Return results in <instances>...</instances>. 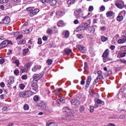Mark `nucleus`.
Returning <instances> with one entry per match:
<instances>
[{
  "label": "nucleus",
  "instance_id": "39",
  "mask_svg": "<svg viewBox=\"0 0 126 126\" xmlns=\"http://www.w3.org/2000/svg\"><path fill=\"white\" fill-rule=\"evenodd\" d=\"M56 14L58 15L63 16V13L61 11H59L57 12Z\"/></svg>",
  "mask_w": 126,
  "mask_h": 126
},
{
  "label": "nucleus",
  "instance_id": "17",
  "mask_svg": "<svg viewBox=\"0 0 126 126\" xmlns=\"http://www.w3.org/2000/svg\"><path fill=\"white\" fill-rule=\"evenodd\" d=\"M64 51L67 55H68L69 53L72 52L71 49L67 48H65L64 49Z\"/></svg>",
  "mask_w": 126,
  "mask_h": 126
},
{
  "label": "nucleus",
  "instance_id": "44",
  "mask_svg": "<svg viewBox=\"0 0 126 126\" xmlns=\"http://www.w3.org/2000/svg\"><path fill=\"white\" fill-rule=\"evenodd\" d=\"M14 63H16V66H18L19 64V60L18 59H16L15 60L14 62H13Z\"/></svg>",
  "mask_w": 126,
  "mask_h": 126
},
{
  "label": "nucleus",
  "instance_id": "32",
  "mask_svg": "<svg viewBox=\"0 0 126 126\" xmlns=\"http://www.w3.org/2000/svg\"><path fill=\"white\" fill-rule=\"evenodd\" d=\"M29 50L28 48L23 49L22 51L23 55L24 56H25L28 52Z\"/></svg>",
  "mask_w": 126,
  "mask_h": 126
},
{
  "label": "nucleus",
  "instance_id": "56",
  "mask_svg": "<svg viewBox=\"0 0 126 126\" xmlns=\"http://www.w3.org/2000/svg\"><path fill=\"white\" fill-rule=\"evenodd\" d=\"M84 69L85 70H87V63L86 62H85L84 63Z\"/></svg>",
  "mask_w": 126,
  "mask_h": 126
},
{
  "label": "nucleus",
  "instance_id": "19",
  "mask_svg": "<svg viewBox=\"0 0 126 126\" xmlns=\"http://www.w3.org/2000/svg\"><path fill=\"white\" fill-rule=\"evenodd\" d=\"M57 25L58 27H61L64 26L65 24L63 21L61 20L58 22Z\"/></svg>",
  "mask_w": 126,
  "mask_h": 126
},
{
  "label": "nucleus",
  "instance_id": "63",
  "mask_svg": "<svg viewBox=\"0 0 126 126\" xmlns=\"http://www.w3.org/2000/svg\"><path fill=\"white\" fill-rule=\"evenodd\" d=\"M19 86L20 89L23 90L25 86L23 84H20Z\"/></svg>",
  "mask_w": 126,
  "mask_h": 126
},
{
  "label": "nucleus",
  "instance_id": "21",
  "mask_svg": "<svg viewBox=\"0 0 126 126\" xmlns=\"http://www.w3.org/2000/svg\"><path fill=\"white\" fill-rule=\"evenodd\" d=\"M74 118V116L72 114L67 115V120L70 121Z\"/></svg>",
  "mask_w": 126,
  "mask_h": 126
},
{
  "label": "nucleus",
  "instance_id": "24",
  "mask_svg": "<svg viewBox=\"0 0 126 126\" xmlns=\"http://www.w3.org/2000/svg\"><path fill=\"white\" fill-rule=\"evenodd\" d=\"M12 2L15 5L20 4V0H12Z\"/></svg>",
  "mask_w": 126,
  "mask_h": 126
},
{
  "label": "nucleus",
  "instance_id": "26",
  "mask_svg": "<svg viewBox=\"0 0 126 126\" xmlns=\"http://www.w3.org/2000/svg\"><path fill=\"white\" fill-rule=\"evenodd\" d=\"M14 82V80L12 78H10L9 79L8 81V85H9L12 83Z\"/></svg>",
  "mask_w": 126,
  "mask_h": 126
},
{
  "label": "nucleus",
  "instance_id": "18",
  "mask_svg": "<svg viewBox=\"0 0 126 126\" xmlns=\"http://www.w3.org/2000/svg\"><path fill=\"white\" fill-rule=\"evenodd\" d=\"M88 26V23L85 22L82 23L81 25L82 29L83 28L86 29Z\"/></svg>",
  "mask_w": 126,
  "mask_h": 126
},
{
  "label": "nucleus",
  "instance_id": "23",
  "mask_svg": "<svg viewBox=\"0 0 126 126\" xmlns=\"http://www.w3.org/2000/svg\"><path fill=\"white\" fill-rule=\"evenodd\" d=\"M115 5L118 8L121 9L123 8L124 5V4H122L117 3H115Z\"/></svg>",
  "mask_w": 126,
  "mask_h": 126
},
{
  "label": "nucleus",
  "instance_id": "48",
  "mask_svg": "<svg viewBox=\"0 0 126 126\" xmlns=\"http://www.w3.org/2000/svg\"><path fill=\"white\" fill-rule=\"evenodd\" d=\"M23 109L25 110H27L29 109V107L28 105L25 104L24 105L23 107Z\"/></svg>",
  "mask_w": 126,
  "mask_h": 126
},
{
  "label": "nucleus",
  "instance_id": "2",
  "mask_svg": "<svg viewBox=\"0 0 126 126\" xmlns=\"http://www.w3.org/2000/svg\"><path fill=\"white\" fill-rule=\"evenodd\" d=\"M13 44L12 42L10 40H5L0 43V48L2 49L5 47L7 46L8 44L12 45Z\"/></svg>",
  "mask_w": 126,
  "mask_h": 126
},
{
  "label": "nucleus",
  "instance_id": "28",
  "mask_svg": "<svg viewBox=\"0 0 126 126\" xmlns=\"http://www.w3.org/2000/svg\"><path fill=\"white\" fill-rule=\"evenodd\" d=\"M75 1V0H68L67 2V3L69 5H71L74 4Z\"/></svg>",
  "mask_w": 126,
  "mask_h": 126
},
{
  "label": "nucleus",
  "instance_id": "38",
  "mask_svg": "<svg viewBox=\"0 0 126 126\" xmlns=\"http://www.w3.org/2000/svg\"><path fill=\"white\" fill-rule=\"evenodd\" d=\"M26 10L28 12V13H32H32L33 9H32L31 7L27 8Z\"/></svg>",
  "mask_w": 126,
  "mask_h": 126
},
{
  "label": "nucleus",
  "instance_id": "43",
  "mask_svg": "<svg viewBox=\"0 0 126 126\" xmlns=\"http://www.w3.org/2000/svg\"><path fill=\"white\" fill-rule=\"evenodd\" d=\"M101 41L103 42H105L108 39V38L104 36H102L101 38Z\"/></svg>",
  "mask_w": 126,
  "mask_h": 126
},
{
  "label": "nucleus",
  "instance_id": "47",
  "mask_svg": "<svg viewBox=\"0 0 126 126\" xmlns=\"http://www.w3.org/2000/svg\"><path fill=\"white\" fill-rule=\"evenodd\" d=\"M39 99V97L38 95H35L33 98V99L35 101H37Z\"/></svg>",
  "mask_w": 126,
  "mask_h": 126
},
{
  "label": "nucleus",
  "instance_id": "1",
  "mask_svg": "<svg viewBox=\"0 0 126 126\" xmlns=\"http://www.w3.org/2000/svg\"><path fill=\"white\" fill-rule=\"evenodd\" d=\"M44 72L42 71L39 74H34L33 76V80L32 81L31 86L32 90L34 91H37L38 88L37 84V81L43 76Z\"/></svg>",
  "mask_w": 126,
  "mask_h": 126
},
{
  "label": "nucleus",
  "instance_id": "62",
  "mask_svg": "<svg viewBox=\"0 0 126 126\" xmlns=\"http://www.w3.org/2000/svg\"><path fill=\"white\" fill-rule=\"evenodd\" d=\"M21 78L23 79H26L27 78V76L25 75H23L21 77Z\"/></svg>",
  "mask_w": 126,
  "mask_h": 126
},
{
  "label": "nucleus",
  "instance_id": "7",
  "mask_svg": "<svg viewBox=\"0 0 126 126\" xmlns=\"http://www.w3.org/2000/svg\"><path fill=\"white\" fill-rule=\"evenodd\" d=\"M76 47L81 52L83 53H85V48L84 47H82L80 45H78L76 46Z\"/></svg>",
  "mask_w": 126,
  "mask_h": 126
},
{
  "label": "nucleus",
  "instance_id": "52",
  "mask_svg": "<svg viewBox=\"0 0 126 126\" xmlns=\"http://www.w3.org/2000/svg\"><path fill=\"white\" fill-rule=\"evenodd\" d=\"M8 1V0H0V3H6Z\"/></svg>",
  "mask_w": 126,
  "mask_h": 126
},
{
  "label": "nucleus",
  "instance_id": "15",
  "mask_svg": "<svg viewBox=\"0 0 126 126\" xmlns=\"http://www.w3.org/2000/svg\"><path fill=\"white\" fill-rule=\"evenodd\" d=\"M109 54V49H107L102 54V57H107Z\"/></svg>",
  "mask_w": 126,
  "mask_h": 126
},
{
  "label": "nucleus",
  "instance_id": "20",
  "mask_svg": "<svg viewBox=\"0 0 126 126\" xmlns=\"http://www.w3.org/2000/svg\"><path fill=\"white\" fill-rule=\"evenodd\" d=\"M114 13L111 11H108L106 13L107 16L108 17H110L114 15Z\"/></svg>",
  "mask_w": 126,
  "mask_h": 126
},
{
  "label": "nucleus",
  "instance_id": "14",
  "mask_svg": "<svg viewBox=\"0 0 126 126\" xmlns=\"http://www.w3.org/2000/svg\"><path fill=\"white\" fill-rule=\"evenodd\" d=\"M41 67L40 65H36L34 66V67L32 69V71L33 72H35L38 70H39Z\"/></svg>",
  "mask_w": 126,
  "mask_h": 126
},
{
  "label": "nucleus",
  "instance_id": "34",
  "mask_svg": "<svg viewBox=\"0 0 126 126\" xmlns=\"http://www.w3.org/2000/svg\"><path fill=\"white\" fill-rule=\"evenodd\" d=\"M120 49L121 51H126V46H122L120 48Z\"/></svg>",
  "mask_w": 126,
  "mask_h": 126
},
{
  "label": "nucleus",
  "instance_id": "60",
  "mask_svg": "<svg viewBox=\"0 0 126 126\" xmlns=\"http://www.w3.org/2000/svg\"><path fill=\"white\" fill-rule=\"evenodd\" d=\"M94 8L92 6H89L88 10L90 12H92Z\"/></svg>",
  "mask_w": 126,
  "mask_h": 126
},
{
  "label": "nucleus",
  "instance_id": "40",
  "mask_svg": "<svg viewBox=\"0 0 126 126\" xmlns=\"http://www.w3.org/2000/svg\"><path fill=\"white\" fill-rule=\"evenodd\" d=\"M52 29H53V31L54 33H58V30L56 26H54L53 28H52Z\"/></svg>",
  "mask_w": 126,
  "mask_h": 126
},
{
  "label": "nucleus",
  "instance_id": "30",
  "mask_svg": "<svg viewBox=\"0 0 126 126\" xmlns=\"http://www.w3.org/2000/svg\"><path fill=\"white\" fill-rule=\"evenodd\" d=\"M123 18V16H120L119 15H118L116 18L117 20L119 21H121L122 20Z\"/></svg>",
  "mask_w": 126,
  "mask_h": 126
},
{
  "label": "nucleus",
  "instance_id": "13",
  "mask_svg": "<svg viewBox=\"0 0 126 126\" xmlns=\"http://www.w3.org/2000/svg\"><path fill=\"white\" fill-rule=\"evenodd\" d=\"M35 92H33L31 91H27L26 92L28 97H29L32 95L35 94L37 91H35Z\"/></svg>",
  "mask_w": 126,
  "mask_h": 126
},
{
  "label": "nucleus",
  "instance_id": "37",
  "mask_svg": "<svg viewBox=\"0 0 126 126\" xmlns=\"http://www.w3.org/2000/svg\"><path fill=\"white\" fill-rule=\"evenodd\" d=\"M103 57V61L104 63H106L110 60V59L107 58V57Z\"/></svg>",
  "mask_w": 126,
  "mask_h": 126
},
{
  "label": "nucleus",
  "instance_id": "35",
  "mask_svg": "<svg viewBox=\"0 0 126 126\" xmlns=\"http://www.w3.org/2000/svg\"><path fill=\"white\" fill-rule=\"evenodd\" d=\"M53 31L52 30L49 28H48L47 31V33L49 34H51L53 33Z\"/></svg>",
  "mask_w": 126,
  "mask_h": 126
},
{
  "label": "nucleus",
  "instance_id": "8",
  "mask_svg": "<svg viewBox=\"0 0 126 126\" xmlns=\"http://www.w3.org/2000/svg\"><path fill=\"white\" fill-rule=\"evenodd\" d=\"M91 76H89L88 77L86 81V84L85 88V89H86L89 87L90 83L91 81Z\"/></svg>",
  "mask_w": 126,
  "mask_h": 126
},
{
  "label": "nucleus",
  "instance_id": "42",
  "mask_svg": "<svg viewBox=\"0 0 126 126\" xmlns=\"http://www.w3.org/2000/svg\"><path fill=\"white\" fill-rule=\"evenodd\" d=\"M119 118L123 119H125L126 118V114H123L120 116L119 117Z\"/></svg>",
  "mask_w": 126,
  "mask_h": 126
},
{
  "label": "nucleus",
  "instance_id": "41",
  "mask_svg": "<svg viewBox=\"0 0 126 126\" xmlns=\"http://www.w3.org/2000/svg\"><path fill=\"white\" fill-rule=\"evenodd\" d=\"M126 13V12L124 10H123L120 13L119 15L123 16H125V15Z\"/></svg>",
  "mask_w": 126,
  "mask_h": 126
},
{
  "label": "nucleus",
  "instance_id": "9",
  "mask_svg": "<svg viewBox=\"0 0 126 126\" xmlns=\"http://www.w3.org/2000/svg\"><path fill=\"white\" fill-rule=\"evenodd\" d=\"M126 42V36H124L122 38L118 40L117 42L118 44H123Z\"/></svg>",
  "mask_w": 126,
  "mask_h": 126
},
{
  "label": "nucleus",
  "instance_id": "5",
  "mask_svg": "<svg viewBox=\"0 0 126 126\" xmlns=\"http://www.w3.org/2000/svg\"><path fill=\"white\" fill-rule=\"evenodd\" d=\"M37 106L40 107L41 109L45 110L46 108V106L45 104L42 101H38L37 104Z\"/></svg>",
  "mask_w": 126,
  "mask_h": 126
},
{
  "label": "nucleus",
  "instance_id": "49",
  "mask_svg": "<svg viewBox=\"0 0 126 126\" xmlns=\"http://www.w3.org/2000/svg\"><path fill=\"white\" fill-rule=\"evenodd\" d=\"M77 37L79 39H81L84 37L83 35L80 34H78L77 35Z\"/></svg>",
  "mask_w": 126,
  "mask_h": 126
},
{
  "label": "nucleus",
  "instance_id": "45",
  "mask_svg": "<svg viewBox=\"0 0 126 126\" xmlns=\"http://www.w3.org/2000/svg\"><path fill=\"white\" fill-rule=\"evenodd\" d=\"M46 62L48 65H50L52 63V61L50 59H48L47 61Z\"/></svg>",
  "mask_w": 126,
  "mask_h": 126
},
{
  "label": "nucleus",
  "instance_id": "54",
  "mask_svg": "<svg viewBox=\"0 0 126 126\" xmlns=\"http://www.w3.org/2000/svg\"><path fill=\"white\" fill-rule=\"evenodd\" d=\"M94 110V107L93 106H90V108L89 109V110L91 112H92Z\"/></svg>",
  "mask_w": 126,
  "mask_h": 126
},
{
  "label": "nucleus",
  "instance_id": "31",
  "mask_svg": "<svg viewBox=\"0 0 126 126\" xmlns=\"http://www.w3.org/2000/svg\"><path fill=\"white\" fill-rule=\"evenodd\" d=\"M97 102L98 104H100L102 105H103L104 104V102L99 99L97 100Z\"/></svg>",
  "mask_w": 126,
  "mask_h": 126
},
{
  "label": "nucleus",
  "instance_id": "58",
  "mask_svg": "<svg viewBox=\"0 0 126 126\" xmlns=\"http://www.w3.org/2000/svg\"><path fill=\"white\" fill-rule=\"evenodd\" d=\"M42 39L44 41H47L48 39V37L46 36H44L42 37Z\"/></svg>",
  "mask_w": 126,
  "mask_h": 126
},
{
  "label": "nucleus",
  "instance_id": "10",
  "mask_svg": "<svg viewBox=\"0 0 126 126\" xmlns=\"http://www.w3.org/2000/svg\"><path fill=\"white\" fill-rule=\"evenodd\" d=\"M70 102L72 104L76 107L78 106L79 104V102L77 100H71Z\"/></svg>",
  "mask_w": 126,
  "mask_h": 126
},
{
  "label": "nucleus",
  "instance_id": "11",
  "mask_svg": "<svg viewBox=\"0 0 126 126\" xmlns=\"http://www.w3.org/2000/svg\"><path fill=\"white\" fill-rule=\"evenodd\" d=\"M63 112L65 113H69L70 112L71 110L67 107H65L63 108Z\"/></svg>",
  "mask_w": 126,
  "mask_h": 126
},
{
  "label": "nucleus",
  "instance_id": "53",
  "mask_svg": "<svg viewBox=\"0 0 126 126\" xmlns=\"http://www.w3.org/2000/svg\"><path fill=\"white\" fill-rule=\"evenodd\" d=\"M37 43L39 45L41 44L42 43V40L41 38H39L38 39Z\"/></svg>",
  "mask_w": 126,
  "mask_h": 126
},
{
  "label": "nucleus",
  "instance_id": "61",
  "mask_svg": "<svg viewBox=\"0 0 126 126\" xmlns=\"http://www.w3.org/2000/svg\"><path fill=\"white\" fill-rule=\"evenodd\" d=\"M105 7L104 6L102 5L101 7L100 10L101 11H103L105 10Z\"/></svg>",
  "mask_w": 126,
  "mask_h": 126
},
{
  "label": "nucleus",
  "instance_id": "33",
  "mask_svg": "<svg viewBox=\"0 0 126 126\" xmlns=\"http://www.w3.org/2000/svg\"><path fill=\"white\" fill-rule=\"evenodd\" d=\"M47 126H56V124L55 123L52 122L47 123L46 124Z\"/></svg>",
  "mask_w": 126,
  "mask_h": 126
},
{
  "label": "nucleus",
  "instance_id": "25",
  "mask_svg": "<svg viewBox=\"0 0 126 126\" xmlns=\"http://www.w3.org/2000/svg\"><path fill=\"white\" fill-rule=\"evenodd\" d=\"M29 68L28 67H27V65H24L23 69H21V71L22 72H27Z\"/></svg>",
  "mask_w": 126,
  "mask_h": 126
},
{
  "label": "nucleus",
  "instance_id": "4",
  "mask_svg": "<svg viewBox=\"0 0 126 126\" xmlns=\"http://www.w3.org/2000/svg\"><path fill=\"white\" fill-rule=\"evenodd\" d=\"M98 76L94 82V84H96L97 82L100 81L101 79H103V76L102 74V72L101 71H99L97 72Z\"/></svg>",
  "mask_w": 126,
  "mask_h": 126
},
{
  "label": "nucleus",
  "instance_id": "64",
  "mask_svg": "<svg viewBox=\"0 0 126 126\" xmlns=\"http://www.w3.org/2000/svg\"><path fill=\"white\" fill-rule=\"evenodd\" d=\"M61 103H63L65 102V100L63 98H60L59 99Z\"/></svg>",
  "mask_w": 126,
  "mask_h": 126
},
{
  "label": "nucleus",
  "instance_id": "22",
  "mask_svg": "<svg viewBox=\"0 0 126 126\" xmlns=\"http://www.w3.org/2000/svg\"><path fill=\"white\" fill-rule=\"evenodd\" d=\"M112 73V71L110 70H109L105 73L104 75L106 77H107L110 75Z\"/></svg>",
  "mask_w": 126,
  "mask_h": 126
},
{
  "label": "nucleus",
  "instance_id": "6",
  "mask_svg": "<svg viewBox=\"0 0 126 126\" xmlns=\"http://www.w3.org/2000/svg\"><path fill=\"white\" fill-rule=\"evenodd\" d=\"M3 23L4 24H7L9 23L10 21V18L8 16H5L2 20Z\"/></svg>",
  "mask_w": 126,
  "mask_h": 126
},
{
  "label": "nucleus",
  "instance_id": "27",
  "mask_svg": "<svg viewBox=\"0 0 126 126\" xmlns=\"http://www.w3.org/2000/svg\"><path fill=\"white\" fill-rule=\"evenodd\" d=\"M39 11V10L38 9H33L32 12V16L33 15L36 14Z\"/></svg>",
  "mask_w": 126,
  "mask_h": 126
},
{
  "label": "nucleus",
  "instance_id": "12",
  "mask_svg": "<svg viewBox=\"0 0 126 126\" xmlns=\"http://www.w3.org/2000/svg\"><path fill=\"white\" fill-rule=\"evenodd\" d=\"M18 96L24 98L28 97L26 92H20L18 94Z\"/></svg>",
  "mask_w": 126,
  "mask_h": 126
},
{
  "label": "nucleus",
  "instance_id": "16",
  "mask_svg": "<svg viewBox=\"0 0 126 126\" xmlns=\"http://www.w3.org/2000/svg\"><path fill=\"white\" fill-rule=\"evenodd\" d=\"M88 32L90 33H93L95 31V29L93 27L91 26H89L88 27Z\"/></svg>",
  "mask_w": 126,
  "mask_h": 126
},
{
  "label": "nucleus",
  "instance_id": "3",
  "mask_svg": "<svg viewBox=\"0 0 126 126\" xmlns=\"http://www.w3.org/2000/svg\"><path fill=\"white\" fill-rule=\"evenodd\" d=\"M82 11L81 8L77 9L74 11V15L77 18H80L82 16L81 13Z\"/></svg>",
  "mask_w": 126,
  "mask_h": 126
},
{
  "label": "nucleus",
  "instance_id": "59",
  "mask_svg": "<svg viewBox=\"0 0 126 126\" xmlns=\"http://www.w3.org/2000/svg\"><path fill=\"white\" fill-rule=\"evenodd\" d=\"M110 48L112 50H113L115 49V47L114 45H111L110 47Z\"/></svg>",
  "mask_w": 126,
  "mask_h": 126
},
{
  "label": "nucleus",
  "instance_id": "55",
  "mask_svg": "<svg viewBox=\"0 0 126 126\" xmlns=\"http://www.w3.org/2000/svg\"><path fill=\"white\" fill-rule=\"evenodd\" d=\"M118 60L119 61H120L121 63H123L125 64H126V60L123 59H120Z\"/></svg>",
  "mask_w": 126,
  "mask_h": 126
},
{
  "label": "nucleus",
  "instance_id": "46",
  "mask_svg": "<svg viewBox=\"0 0 126 126\" xmlns=\"http://www.w3.org/2000/svg\"><path fill=\"white\" fill-rule=\"evenodd\" d=\"M69 32L67 31L65 32V36L66 38H68L69 36Z\"/></svg>",
  "mask_w": 126,
  "mask_h": 126
},
{
  "label": "nucleus",
  "instance_id": "57",
  "mask_svg": "<svg viewBox=\"0 0 126 126\" xmlns=\"http://www.w3.org/2000/svg\"><path fill=\"white\" fill-rule=\"evenodd\" d=\"M19 71L17 69L14 71V73L16 75H17L19 73Z\"/></svg>",
  "mask_w": 126,
  "mask_h": 126
},
{
  "label": "nucleus",
  "instance_id": "29",
  "mask_svg": "<svg viewBox=\"0 0 126 126\" xmlns=\"http://www.w3.org/2000/svg\"><path fill=\"white\" fill-rule=\"evenodd\" d=\"M57 2L56 0H52L50 2V4L51 5L53 6L56 4Z\"/></svg>",
  "mask_w": 126,
  "mask_h": 126
},
{
  "label": "nucleus",
  "instance_id": "36",
  "mask_svg": "<svg viewBox=\"0 0 126 126\" xmlns=\"http://www.w3.org/2000/svg\"><path fill=\"white\" fill-rule=\"evenodd\" d=\"M32 28H30L27 29H26L24 31V32H25V33L27 34H28L32 30Z\"/></svg>",
  "mask_w": 126,
  "mask_h": 126
},
{
  "label": "nucleus",
  "instance_id": "51",
  "mask_svg": "<svg viewBox=\"0 0 126 126\" xmlns=\"http://www.w3.org/2000/svg\"><path fill=\"white\" fill-rule=\"evenodd\" d=\"M32 64V62H29L27 64H26V65L27 67H28L29 68L30 67V66H31Z\"/></svg>",
  "mask_w": 126,
  "mask_h": 126
},
{
  "label": "nucleus",
  "instance_id": "50",
  "mask_svg": "<svg viewBox=\"0 0 126 126\" xmlns=\"http://www.w3.org/2000/svg\"><path fill=\"white\" fill-rule=\"evenodd\" d=\"M126 52H124L122 53H121L120 54V57L121 58L125 57L126 56Z\"/></svg>",
  "mask_w": 126,
  "mask_h": 126
}]
</instances>
